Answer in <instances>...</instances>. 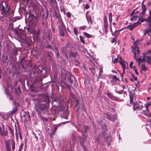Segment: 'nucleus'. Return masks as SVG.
Listing matches in <instances>:
<instances>
[{"label": "nucleus", "instance_id": "obj_1", "mask_svg": "<svg viewBox=\"0 0 151 151\" xmlns=\"http://www.w3.org/2000/svg\"><path fill=\"white\" fill-rule=\"evenodd\" d=\"M32 100L35 101L34 109L37 112L38 116H41V113L47 107L46 105V102L45 99L40 98L33 99Z\"/></svg>", "mask_w": 151, "mask_h": 151}, {"label": "nucleus", "instance_id": "obj_2", "mask_svg": "<svg viewBox=\"0 0 151 151\" xmlns=\"http://www.w3.org/2000/svg\"><path fill=\"white\" fill-rule=\"evenodd\" d=\"M0 9L1 11V13L2 15V16L0 15V19L4 17L10 18L13 17V11L12 10L11 12L10 6L6 2H1L0 3Z\"/></svg>", "mask_w": 151, "mask_h": 151}, {"label": "nucleus", "instance_id": "obj_3", "mask_svg": "<svg viewBox=\"0 0 151 151\" xmlns=\"http://www.w3.org/2000/svg\"><path fill=\"white\" fill-rule=\"evenodd\" d=\"M8 128L10 132V133L12 134L11 137L12 138V139L11 140V144L12 146V149L13 151H14L15 149V142L12 138L13 137V138L14 137V130L13 129L9 126L8 127ZM5 145L7 151H11L10 140H7L5 141Z\"/></svg>", "mask_w": 151, "mask_h": 151}, {"label": "nucleus", "instance_id": "obj_4", "mask_svg": "<svg viewBox=\"0 0 151 151\" xmlns=\"http://www.w3.org/2000/svg\"><path fill=\"white\" fill-rule=\"evenodd\" d=\"M142 13L140 14L138 21L135 23V24H137V25L140 24L142 22L145 21V19L142 18V17L145 16L147 10L145 6H142Z\"/></svg>", "mask_w": 151, "mask_h": 151}, {"label": "nucleus", "instance_id": "obj_5", "mask_svg": "<svg viewBox=\"0 0 151 151\" xmlns=\"http://www.w3.org/2000/svg\"><path fill=\"white\" fill-rule=\"evenodd\" d=\"M59 24L58 25V28L59 33L62 36H64L65 32L66 31V28L62 20L59 22Z\"/></svg>", "mask_w": 151, "mask_h": 151}, {"label": "nucleus", "instance_id": "obj_6", "mask_svg": "<svg viewBox=\"0 0 151 151\" xmlns=\"http://www.w3.org/2000/svg\"><path fill=\"white\" fill-rule=\"evenodd\" d=\"M52 104L55 107H59L61 104V100L59 97H56L52 99Z\"/></svg>", "mask_w": 151, "mask_h": 151}, {"label": "nucleus", "instance_id": "obj_7", "mask_svg": "<svg viewBox=\"0 0 151 151\" xmlns=\"http://www.w3.org/2000/svg\"><path fill=\"white\" fill-rule=\"evenodd\" d=\"M133 108L134 110L136 109H138L139 110H142L144 111V109H142V108H144V107L143 106L142 103L139 101L136 102L135 103H134ZM143 113V111L142 112Z\"/></svg>", "mask_w": 151, "mask_h": 151}, {"label": "nucleus", "instance_id": "obj_8", "mask_svg": "<svg viewBox=\"0 0 151 151\" xmlns=\"http://www.w3.org/2000/svg\"><path fill=\"white\" fill-rule=\"evenodd\" d=\"M36 70L39 73L42 74L44 77H45L47 74V72L45 68L42 66H38L36 68Z\"/></svg>", "mask_w": 151, "mask_h": 151}, {"label": "nucleus", "instance_id": "obj_9", "mask_svg": "<svg viewBox=\"0 0 151 151\" xmlns=\"http://www.w3.org/2000/svg\"><path fill=\"white\" fill-rule=\"evenodd\" d=\"M150 105H151V101L145 104V106L144 107L145 108V109H144V111H143V113H142V114H144L146 116L151 117V114L149 112L148 110V107Z\"/></svg>", "mask_w": 151, "mask_h": 151}, {"label": "nucleus", "instance_id": "obj_10", "mask_svg": "<svg viewBox=\"0 0 151 151\" xmlns=\"http://www.w3.org/2000/svg\"><path fill=\"white\" fill-rule=\"evenodd\" d=\"M122 87L123 89L122 90H119V88L120 87V85H118L117 86V88L115 90V91L117 93L120 94H122L124 93L125 95H126V96H127V92L126 91H124L123 90V89L126 88V86L125 85H122Z\"/></svg>", "mask_w": 151, "mask_h": 151}, {"label": "nucleus", "instance_id": "obj_11", "mask_svg": "<svg viewBox=\"0 0 151 151\" xmlns=\"http://www.w3.org/2000/svg\"><path fill=\"white\" fill-rule=\"evenodd\" d=\"M108 24L107 18L106 16H104V27L105 29V34H106L108 32Z\"/></svg>", "mask_w": 151, "mask_h": 151}, {"label": "nucleus", "instance_id": "obj_12", "mask_svg": "<svg viewBox=\"0 0 151 151\" xmlns=\"http://www.w3.org/2000/svg\"><path fill=\"white\" fill-rule=\"evenodd\" d=\"M42 29V27L41 26H39L37 27V31L36 32L34 31V32L33 34H34L36 38H38L39 35L41 34Z\"/></svg>", "mask_w": 151, "mask_h": 151}, {"label": "nucleus", "instance_id": "obj_13", "mask_svg": "<svg viewBox=\"0 0 151 151\" xmlns=\"http://www.w3.org/2000/svg\"><path fill=\"white\" fill-rule=\"evenodd\" d=\"M73 48V47L71 46L70 44L68 43L62 48V51L63 52H65L66 51H68L69 50H70V49L72 50Z\"/></svg>", "mask_w": 151, "mask_h": 151}, {"label": "nucleus", "instance_id": "obj_14", "mask_svg": "<svg viewBox=\"0 0 151 151\" xmlns=\"http://www.w3.org/2000/svg\"><path fill=\"white\" fill-rule=\"evenodd\" d=\"M88 129V127L86 126H82L79 127L77 129V130L78 131H81L83 133H86L87 132V130Z\"/></svg>", "mask_w": 151, "mask_h": 151}, {"label": "nucleus", "instance_id": "obj_15", "mask_svg": "<svg viewBox=\"0 0 151 151\" xmlns=\"http://www.w3.org/2000/svg\"><path fill=\"white\" fill-rule=\"evenodd\" d=\"M65 78H67L68 81L70 83H73L74 81L73 79V76L69 73L68 72L66 73L65 75Z\"/></svg>", "mask_w": 151, "mask_h": 151}, {"label": "nucleus", "instance_id": "obj_16", "mask_svg": "<svg viewBox=\"0 0 151 151\" xmlns=\"http://www.w3.org/2000/svg\"><path fill=\"white\" fill-rule=\"evenodd\" d=\"M143 61H146L148 64H151V55L150 56L144 55L142 58Z\"/></svg>", "mask_w": 151, "mask_h": 151}, {"label": "nucleus", "instance_id": "obj_17", "mask_svg": "<svg viewBox=\"0 0 151 151\" xmlns=\"http://www.w3.org/2000/svg\"><path fill=\"white\" fill-rule=\"evenodd\" d=\"M133 51L134 54V57L135 58H136V55L138 54L140 52L138 47L137 46H135L134 47L133 49Z\"/></svg>", "mask_w": 151, "mask_h": 151}, {"label": "nucleus", "instance_id": "obj_18", "mask_svg": "<svg viewBox=\"0 0 151 151\" xmlns=\"http://www.w3.org/2000/svg\"><path fill=\"white\" fill-rule=\"evenodd\" d=\"M89 12L87 11L86 12V19L87 20V22L89 23V22L91 24H92V21L91 19V17L90 15H88Z\"/></svg>", "mask_w": 151, "mask_h": 151}, {"label": "nucleus", "instance_id": "obj_19", "mask_svg": "<svg viewBox=\"0 0 151 151\" xmlns=\"http://www.w3.org/2000/svg\"><path fill=\"white\" fill-rule=\"evenodd\" d=\"M48 2L52 7H55L57 6V3L56 0H49Z\"/></svg>", "mask_w": 151, "mask_h": 151}, {"label": "nucleus", "instance_id": "obj_20", "mask_svg": "<svg viewBox=\"0 0 151 151\" xmlns=\"http://www.w3.org/2000/svg\"><path fill=\"white\" fill-rule=\"evenodd\" d=\"M106 118L108 119L110 121H114L115 119V116H111L108 113H106Z\"/></svg>", "mask_w": 151, "mask_h": 151}, {"label": "nucleus", "instance_id": "obj_21", "mask_svg": "<svg viewBox=\"0 0 151 151\" xmlns=\"http://www.w3.org/2000/svg\"><path fill=\"white\" fill-rule=\"evenodd\" d=\"M27 30L29 32L32 34H33L34 32V28L31 26L29 25L27 28Z\"/></svg>", "mask_w": 151, "mask_h": 151}, {"label": "nucleus", "instance_id": "obj_22", "mask_svg": "<svg viewBox=\"0 0 151 151\" xmlns=\"http://www.w3.org/2000/svg\"><path fill=\"white\" fill-rule=\"evenodd\" d=\"M118 80L116 76H114L111 79V82L112 83V84L114 85V84Z\"/></svg>", "mask_w": 151, "mask_h": 151}, {"label": "nucleus", "instance_id": "obj_23", "mask_svg": "<svg viewBox=\"0 0 151 151\" xmlns=\"http://www.w3.org/2000/svg\"><path fill=\"white\" fill-rule=\"evenodd\" d=\"M137 24H135V23L132 24V25H129L127 26V28L129 29L130 30H132L134 27L137 26Z\"/></svg>", "mask_w": 151, "mask_h": 151}, {"label": "nucleus", "instance_id": "obj_24", "mask_svg": "<svg viewBox=\"0 0 151 151\" xmlns=\"http://www.w3.org/2000/svg\"><path fill=\"white\" fill-rule=\"evenodd\" d=\"M19 32L17 30H15V33L19 37H22V36H24L25 35V34H23L22 33H20V32H19Z\"/></svg>", "mask_w": 151, "mask_h": 151}, {"label": "nucleus", "instance_id": "obj_25", "mask_svg": "<svg viewBox=\"0 0 151 151\" xmlns=\"http://www.w3.org/2000/svg\"><path fill=\"white\" fill-rule=\"evenodd\" d=\"M122 66L123 69H125L126 68V65L128 66V64L126 62H123L120 64Z\"/></svg>", "mask_w": 151, "mask_h": 151}, {"label": "nucleus", "instance_id": "obj_26", "mask_svg": "<svg viewBox=\"0 0 151 151\" xmlns=\"http://www.w3.org/2000/svg\"><path fill=\"white\" fill-rule=\"evenodd\" d=\"M105 141L107 143H109L111 141L110 137L109 136H106L105 138Z\"/></svg>", "mask_w": 151, "mask_h": 151}, {"label": "nucleus", "instance_id": "obj_27", "mask_svg": "<svg viewBox=\"0 0 151 151\" xmlns=\"http://www.w3.org/2000/svg\"><path fill=\"white\" fill-rule=\"evenodd\" d=\"M112 13L111 12H110L109 14V21L110 23V24H111L112 21Z\"/></svg>", "mask_w": 151, "mask_h": 151}, {"label": "nucleus", "instance_id": "obj_28", "mask_svg": "<svg viewBox=\"0 0 151 151\" xmlns=\"http://www.w3.org/2000/svg\"><path fill=\"white\" fill-rule=\"evenodd\" d=\"M122 30H116L112 34L115 37H117L119 35V32L121 31Z\"/></svg>", "mask_w": 151, "mask_h": 151}, {"label": "nucleus", "instance_id": "obj_29", "mask_svg": "<svg viewBox=\"0 0 151 151\" xmlns=\"http://www.w3.org/2000/svg\"><path fill=\"white\" fill-rule=\"evenodd\" d=\"M76 52H71L69 54V57H72L73 58H75L76 56Z\"/></svg>", "mask_w": 151, "mask_h": 151}, {"label": "nucleus", "instance_id": "obj_30", "mask_svg": "<svg viewBox=\"0 0 151 151\" xmlns=\"http://www.w3.org/2000/svg\"><path fill=\"white\" fill-rule=\"evenodd\" d=\"M83 34L84 36L88 38H91L92 36V35L85 32H84Z\"/></svg>", "mask_w": 151, "mask_h": 151}, {"label": "nucleus", "instance_id": "obj_31", "mask_svg": "<svg viewBox=\"0 0 151 151\" xmlns=\"http://www.w3.org/2000/svg\"><path fill=\"white\" fill-rule=\"evenodd\" d=\"M145 21L148 22V23H150L151 22V16L149 15L148 18L147 19H145Z\"/></svg>", "mask_w": 151, "mask_h": 151}, {"label": "nucleus", "instance_id": "obj_32", "mask_svg": "<svg viewBox=\"0 0 151 151\" xmlns=\"http://www.w3.org/2000/svg\"><path fill=\"white\" fill-rule=\"evenodd\" d=\"M73 32L75 35H78V30L77 28L76 27H74L73 28Z\"/></svg>", "mask_w": 151, "mask_h": 151}, {"label": "nucleus", "instance_id": "obj_33", "mask_svg": "<svg viewBox=\"0 0 151 151\" xmlns=\"http://www.w3.org/2000/svg\"><path fill=\"white\" fill-rule=\"evenodd\" d=\"M138 18L137 16H133L130 19V20L132 21L133 20H136L137 18Z\"/></svg>", "mask_w": 151, "mask_h": 151}, {"label": "nucleus", "instance_id": "obj_34", "mask_svg": "<svg viewBox=\"0 0 151 151\" xmlns=\"http://www.w3.org/2000/svg\"><path fill=\"white\" fill-rule=\"evenodd\" d=\"M142 70L145 71L147 69V68L146 67L145 65L144 64H142Z\"/></svg>", "mask_w": 151, "mask_h": 151}, {"label": "nucleus", "instance_id": "obj_35", "mask_svg": "<svg viewBox=\"0 0 151 151\" xmlns=\"http://www.w3.org/2000/svg\"><path fill=\"white\" fill-rule=\"evenodd\" d=\"M136 59V60L138 62L139 65V64H140L141 62L144 61H143L142 58L141 59L140 58H139Z\"/></svg>", "mask_w": 151, "mask_h": 151}, {"label": "nucleus", "instance_id": "obj_36", "mask_svg": "<svg viewBox=\"0 0 151 151\" xmlns=\"http://www.w3.org/2000/svg\"><path fill=\"white\" fill-rule=\"evenodd\" d=\"M79 38L80 39V41L81 42H82L84 44L85 43V42L82 37L80 35L79 36Z\"/></svg>", "mask_w": 151, "mask_h": 151}, {"label": "nucleus", "instance_id": "obj_37", "mask_svg": "<svg viewBox=\"0 0 151 151\" xmlns=\"http://www.w3.org/2000/svg\"><path fill=\"white\" fill-rule=\"evenodd\" d=\"M40 119L43 120V121H47L48 120V119L47 118L44 117L43 116H41V115L40 116Z\"/></svg>", "mask_w": 151, "mask_h": 151}, {"label": "nucleus", "instance_id": "obj_38", "mask_svg": "<svg viewBox=\"0 0 151 151\" xmlns=\"http://www.w3.org/2000/svg\"><path fill=\"white\" fill-rule=\"evenodd\" d=\"M111 99L113 100L116 101H117L119 99L118 98H117V97H116V96H114L113 95V96H112V97Z\"/></svg>", "mask_w": 151, "mask_h": 151}, {"label": "nucleus", "instance_id": "obj_39", "mask_svg": "<svg viewBox=\"0 0 151 151\" xmlns=\"http://www.w3.org/2000/svg\"><path fill=\"white\" fill-rule=\"evenodd\" d=\"M24 144L23 143H22L19 146V151H21L22 147L23 146Z\"/></svg>", "mask_w": 151, "mask_h": 151}, {"label": "nucleus", "instance_id": "obj_40", "mask_svg": "<svg viewBox=\"0 0 151 151\" xmlns=\"http://www.w3.org/2000/svg\"><path fill=\"white\" fill-rule=\"evenodd\" d=\"M107 95L108 97L110 99L113 96V95H112L111 93L109 92L107 93Z\"/></svg>", "mask_w": 151, "mask_h": 151}, {"label": "nucleus", "instance_id": "obj_41", "mask_svg": "<svg viewBox=\"0 0 151 151\" xmlns=\"http://www.w3.org/2000/svg\"><path fill=\"white\" fill-rule=\"evenodd\" d=\"M60 126V124H58L55 125L54 126V131H55L58 128V127Z\"/></svg>", "mask_w": 151, "mask_h": 151}, {"label": "nucleus", "instance_id": "obj_42", "mask_svg": "<svg viewBox=\"0 0 151 151\" xmlns=\"http://www.w3.org/2000/svg\"><path fill=\"white\" fill-rule=\"evenodd\" d=\"M145 34H147L149 32H151V29H145Z\"/></svg>", "mask_w": 151, "mask_h": 151}, {"label": "nucleus", "instance_id": "obj_43", "mask_svg": "<svg viewBox=\"0 0 151 151\" xmlns=\"http://www.w3.org/2000/svg\"><path fill=\"white\" fill-rule=\"evenodd\" d=\"M86 26L84 25L83 26L80 27L79 29L81 30H84L86 29Z\"/></svg>", "mask_w": 151, "mask_h": 151}, {"label": "nucleus", "instance_id": "obj_44", "mask_svg": "<svg viewBox=\"0 0 151 151\" xmlns=\"http://www.w3.org/2000/svg\"><path fill=\"white\" fill-rule=\"evenodd\" d=\"M116 39L115 37L114 38L112 39V40L111 41V42L112 43H115V44H116Z\"/></svg>", "mask_w": 151, "mask_h": 151}, {"label": "nucleus", "instance_id": "obj_45", "mask_svg": "<svg viewBox=\"0 0 151 151\" xmlns=\"http://www.w3.org/2000/svg\"><path fill=\"white\" fill-rule=\"evenodd\" d=\"M26 114H24V116L25 117V116H27L28 118H29V119L30 118V115L29 113L28 112H27V113H25Z\"/></svg>", "mask_w": 151, "mask_h": 151}, {"label": "nucleus", "instance_id": "obj_46", "mask_svg": "<svg viewBox=\"0 0 151 151\" xmlns=\"http://www.w3.org/2000/svg\"><path fill=\"white\" fill-rule=\"evenodd\" d=\"M35 19L36 21L35 22H34L33 23V24L35 25H36L37 24V21L39 19V18L38 17H35Z\"/></svg>", "mask_w": 151, "mask_h": 151}, {"label": "nucleus", "instance_id": "obj_47", "mask_svg": "<svg viewBox=\"0 0 151 151\" xmlns=\"http://www.w3.org/2000/svg\"><path fill=\"white\" fill-rule=\"evenodd\" d=\"M8 135V132L7 131H4L3 132V135H5V136H7Z\"/></svg>", "mask_w": 151, "mask_h": 151}, {"label": "nucleus", "instance_id": "obj_48", "mask_svg": "<svg viewBox=\"0 0 151 151\" xmlns=\"http://www.w3.org/2000/svg\"><path fill=\"white\" fill-rule=\"evenodd\" d=\"M74 63L76 65H78L80 64V62L76 60H75Z\"/></svg>", "mask_w": 151, "mask_h": 151}, {"label": "nucleus", "instance_id": "obj_49", "mask_svg": "<svg viewBox=\"0 0 151 151\" xmlns=\"http://www.w3.org/2000/svg\"><path fill=\"white\" fill-rule=\"evenodd\" d=\"M52 50L55 52H58V51H59L58 48L56 47H55L54 49H53V50Z\"/></svg>", "mask_w": 151, "mask_h": 151}, {"label": "nucleus", "instance_id": "obj_50", "mask_svg": "<svg viewBox=\"0 0 151 151\" xmlns=\"http://www.w3.org/2000/svg\"><path fill=\"white\" fill-rule=\"evenodd\" d=\"M90 7V6L88 4H86V5L85 6V8L86 9H88Z\"/></svg>", "mask_w": 151, "mask_h": 151}, {"label": "nucleus", "instance_id": "obj_51", "mask_svg": "<svg viewBox=\"0 0 151 151\" xmlns=\"http://www.w3.org/2000/svg\"><path fill=\"white\" fill-rule=\"evenodd\" d=\"M125 62L121 57L119 58V61L120 63H121L123 62Z\"/></svg>", "mask_w": 151, "mask_h": 151}, {"label": "nucleus", "instance_id": "obj_52", "mask_svg": "<svg viewBox=\"0 0 151 151\" xmlns=\"http://www.w3.org/2000/svg\"><path fill=\"white\" fill-rule=\"evenodd\" d=\"M46 48L48 49H51L52 50H53V48H52V47L49 45H47L46 46Z\"/></svg>", "mask_w": 151, "mask_h": 151}, {"label": "nucleus", "instance_id": "obj_53", "mask_svg": "<svg viewBox=\"0 0 151 151\" xmlns=\"http://www.w3.org/2000/svg\"><path fill=\"white\" fill-rule=\"evenodd\" d=\"M9 99L10 101H13V97L12 95H9Z\"/></svg>", "mask_w": 151, "mask_h": 151}, {"label": "nucleus", "instance_id": "obj_54", "mask_svg": "<svg viewBox=\"0 0 151 151\" xmlns=\"http://www.w3.org/2000/svg\"><path fill=\"white\" fill-rule=\"evenodd\" d=\"M66 16L68 17H71V14L69 12H67L66 13Z\"/></svg>", "mask_w": 151, "mask_h": 151}, {"label": "nucleus", "instance_id": "obj_55", "mask_svg": "<svg viewBox=\"0 0 151 151\" xmlns=\"http://www.w3.org/2000/svg\"><path fill=\"white\" fill-rule=\"evenodd\" d=\"M17 89H18V90H17V88H15V92L16 93H17V94H18V91L19 92L20 91V89L18 87L17 88Z\"/></svg>", "mask_w": 151, "mask_h": 151}, {"label": "nucleus", "instance_id": "obj_56", "mask_svg": "<svg viewBox=\"0 0 151 151\" xmlns=\"http://www.w3.org/2000/svg\"><path fill=\"white\" fill-rule=\"evenodd\" d=\"M112 25H111V24H110V32H111L112 34L113 33V31H112Z\"/></svg>", "mask_w": 151, "mask_h": 151}, {"label": "nucleus", "instance_id": "obj_57", "mask_svg": "<svg viewBox=\"0 0 151 151\" xmlns=\"http://www.w3.org/2000/svg\"><path fill=\"white\" fill-rule=\"evenodd\" d=\"M18 54V52L16 50H15L13 51V54L15 55H16Z\"/></svg>", "mask_w": 151, "mask_h": 151}, {"label": "nucleus", "instance_id": "obj_58", "mask_svg": "<svg viewBox=\"0 0 151 151\" xmlns=\"http://www.w3.org/2000/svg\"><path fill=\"white\" fill-rule=\"evenodd\" d=\"M118 61V60L117 58H115L114 60L113 61V63H116Z\"/></svg>", "mask_w": 151, "mask_h": 151}, {"label": "nucleus", "instance_id": "obj_59", "mask_svg": "<svg viewBox=\"0 0 151 151\" xmlns=\"http://www.w3.org/2000/svg\"><path fill=\"white\" fill-rule=\"evenodd\" d=\"M133 62L132 61L130 62V65H129V67L130 68H132V65H133Z\"/></svg>", "mask_w": 151, "mask_h": 151}, {"label": "nucleus", "instance_id": "obj_60", "mask_svg": "<svg viewBox=\"0 0 151 151\" xmlns=\"http://www.w3.org/2000/svg\"><path fill=\"white\" fill-rule=\"evenodd\" d=\"M72 137L74 141H75L76 140V138L73 134H72Z\"/></svg>", "mask_w": 151, "mask_h": 151}, {"label": "nucleus", "instance_id": "obj_61", "mask_svg": "<svg viewBox=\"0 0 151 151\" xmlns=\"http://www.w3.org/2000/svg\"><path fill=\"white\" fill-rule=\"evenodd\" d=\"M0 134L1 136H3V132H2V128L0 127Z\"/></svg>", "mask_w": 151, "mask_h": 151}, {"label": "nucleus", "instance_id": "obj_62", "mask_svg": "<svg viewBox=\"0 0 151 151\" xmlns=\"http://www.w3.org/2000/svg\"><path fill=\"white\" fill-rule=\"evenodd\" d=\"M24 57H23L21 58V60L20 61V63H21L23 60H24Z\"/></svg>", "mask_w": 151, "mask_h": 151}, {"label": "nucleus", "instance_id": "obj_63", "mask_svg": "<svg viewBox=\"0 0 151 151\" xmlns=\"http://www.w3.org/2000/svg\"><path fill=\"white\" fill-rule=\"evenodd\" d=\"M82 146L83 147L84 151H88L87 148L85 147L84 145H82Z\"/></svg>", "mask_w": 151, "mask_h": 151}, {"label": "nucleus", "instance_id": "obj_64", "mask_svg": "<svg viewBox=\"0 0 151 151\" xmlns=\"http://www.w3.org/2000/svg\"><path fill=\"white\" fill-rule=\"evenodd\" d=\"M66 87L69 90H70V89L71 88V86L70 85L67 84V85Z\"/></svg>", "mask_w": 151, "mask_h": 151}]
</instances>
